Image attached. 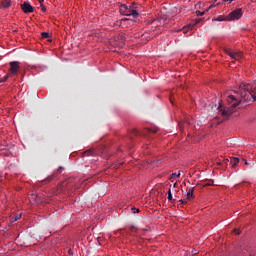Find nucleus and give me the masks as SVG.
I'll return each mask as SVG.
<instances>
[{
  "mask_svg": "<svg viewBox=\"0 0 256 256\" xmlns=\"http://www.w3.org/2000/svg\"><path fill=\"white\" fill-rule=\"evenodd\" d=\"M9 79V74L0 78V83H5V81H7Z\"/></svg>",
  "mask_w": 256,
  "mask_h": 256,
  "instance_id": "f3484780",
  "label": "nucleus"
},
{
  "mask_svg": "<svg viewBox=\"0 0 256 256\" xmlns=\"http://www.w3.org/2000/svg\"><path fill=\"white\" fill-rule=\"evenodd\" d=\"M225 53L226 55H229V57H231V59H233L234 61H240L241 59H243V54L241 52H235L227 49L225 50Z\"/></svg>",
  "mask_w": 256,
  "mask_h": 256,
  "instance_id": "20e7f679",
  "label": "nucleus"
},
{
  "mask_svg": "<svg viewBox=\"0 0 256 256\" xmlns=\"http://www.w3.org/2000/svg\"><path fill=\"white\" fill-rule=\"evenodd\" d=\"M68 254L73 255V250H68Z\"/></svg>",
  "mask_w": 256,
  "mask_h": 256,
  "instance_id": "cd10ccee",
  "label": "nucleus"
},
{
  "mask_svg": "<svg viewBox=\"0 0 256 256\" xmlns=\"http://www.w3.org/2000/svg\"><path fill=\"white\" fill-rule=\"evenodd\" d=\"M168 201H173V194L171 193V189L168 191Z\"/></svg>",
  "mask_w": 256,
  "mask_h": 256,
  "instance_id": "aec40b11",
  "label": "nucleus"
},
{
  "mask_svg": "<svg viewBox=\"0 0 256 256\" xmlns=\"http://www.w3.org/2000/svg\"><path fill=\"white\" fill-rule=\"evenodd\" d=\"M91 155H94L93 150H87L83 152V157H91Z\"/></svg>",
  "mask_w": 256,
  "mask_h": 256,
  "instance_id": "f8f14e48",
  "label": "nucleus"
},
{
  "mask_svg": "<svg viewBox=\"0 0 256 256\" xmlns=\"http://www.w3.org/2000/svg\"><path fill=\"white\" fill-rule=\"evenodd\" d=\"M180 203H185V201H183V200H180Z\"/></svg>",
  "mask_w": 256,
  "mask_h": 256,
  "instance_id": "473e14b6",
  "label": "nucleus"
},
{
  "mask_svg": "<svg viewBox=\"0 0 256 256\" xmlns=\"http://www.w3.org/2000/svg\"><path fill=\"white\" fill-rule=\"evenodd\" d=\"M40 7H41V10H42L43 12L47 11V8L45 7V5L41 4Z\"/></svg>",
  "mask_w": 256,
  "mask_h": 256,
  "instance_id": "5701e85b",
  "label": "nucleus"
},
{
  "mask_svg": "<svg viewBox=\"0 0 256 256\" xmlns=\"http://www.w3.org/2000/svg\"><path fill=\"white\" fill-rule=\"evenodd\" d=\"M234 233H236V235H241V232L237 229H234Z\"/></svg>",
  "mask_w": 256,
  "mask_h": 256,
  "instance_id": "b1692460",
  "label": "nucleus"
},
{
  "mask_svg": "<svg viewBox=\"0 0 256 256\" xmlns=\"http://www.w3.org/2000/svg\"><path fill=\"white\" fill-rule=\"evenodd\" d=\"M201 23V19L195 20L194 22L188 24L184 29H193L196 25H199Z\"/></svg>",
  "mask_w": 256,
  "mask_h": 256,
  "instance_id": "6e6552de",
  "label": "nucleus"
},
{
  "mask_svg": "<svg viewBox=\"0 0 256 256\" xmlns=\"http://www.w3.org/2000/svg\"><path fill=\"white\" fill-rule=\"evenodd\" d=\"M19 69H20L19 62L17 61L10 62L8 76L11 77V75H17V73H19Z\"/></svg>",
  "mask_w": 256,
  "mask_h": 256,
  "instance_id": "39448f33",
  "label": "nucleus"
},
{
  "mask_svg": "<svg viewBox=\"0 0 256 256\" xmlns=\"http://www.w3.org/2000/svg\"><path fill=\"white\" fill-rule=\"evenodd\" d=\"M239 97L229 95L227 103L230 107H223V104L219 103L218 111H220L222 117H230L235 113V109L239 107L241 101H256V86L253 87L251 84H241L237 90Z\"/></svg>",
  "mask_w": 256,
  "mask_h": 256,
  "instance_id": "f257e3e1",
  "label": "nucleus"
},
{
  "mask_svg": "<svg viewBox=\"0 0 256 256\" xmlns=\"http://www.w3.org/2000/svg\"><path fill=\"white\" fill-rule=\"evenodd\" d=\"M38 1H39L40 5H43L44 0H38Z\"/></svg>",
  "mask_w": 256,
  "mask_h": 256,
  "instance_id": "c85d7f7f",
  "label": "nucleus"
},
{
  "mask_svg": "<svg viewBox=\"0 0 256 256\" xmlns=\"http://www.w3.org/2000/svg\"><path fill=\"white\" fill-rule=\"evenodd\" d=\"M63 169V167H60L59 170Z\"/></svg>",
  "mask_w": 256,
  "mask_h": 256,
  "instance_id": "f704fd0d",
  "label": "nucleus"
},
{
  "mask_svg": "<svg viewBox=\"0 0 256 256\" xmlns=\"http://www.w3.org/2000/svg\"><path fill=\"white\" fill-rule=\"evenodd\" d=\"M210 8L206 9L205 11H196V15L198 17H203V15H205V13H207L209 11Z\"/></svg>",
  "mask_w": 256,
  "mask_h": 256,
  "instance_id": "ddd939ff",
  "label": "nucleus"
},
{
  "mask_svg": "<svg viewBox=\"0 0 256 256\" xmlns=\"http://www.w3.org/2000/svg\"><path fill=\"white\" fill-rule=\"evenodd\" d=\"M11 7V0H2L0 2V9H9Z\"/></svg>",
  "mask_w": 256,
  "mask_h": 256,
  "instance_id": "0eeeda50",
  "label": "nucleus"
},
{
  "mask_svg": "<svg viewBox=\"0 0 256 256\" xmlns=\"http://www.w3.org/2000/svg\"><path fill=\"white\" fill-rule=\"evenodd\" d=\"M177 177H181V171H179L178 173H172L170 179H175Z\"/></svg>",
  "mask_w": 256,
  "mask_h": 256,
  "instance_id": "2eb2a0df",
  "label": "nucleus"
},
{
  "mask_svg": "<svg viewBox=\"0 0 256 256\" xmlns=\"http://www.w3.org/2000/svg\"><path fill=\"white\" fill-rule=\"evenodd\" d=\"M245 165H249V163H247V160H245Z\"/></svg>",
  "mask_w": 256,
  "mask_h": 256,
  "instance_id": "2f4dec72",
  "label": "nucleus"
},
{
  "mask_svg": "<svg viewBox=\"0 0 256 256\" xmlns=\"http://www.w3.org/2000/svg\"><path fill=\"white\" fill-rule=\"evenodd\" d=\"M147 131H149V133H157V130L149 129V130H147Z\"/></svg>",
  "mask_w": 256,
  "mask_h": 256,
  "instance_id": "393cba45",
  "label": "nucleus"
},
{
  "mask_svg": "<svg viewBox=\"0 0 256 256\" xmlns=\"http://www.w3.org/2000/svg\"><path fill=\"white\" fill-rule=\"evenodd\" d=\"M230 163L232 165V168L235 169V167H237V164L239 163V158H231Z\"/></svg>",
  "mask_w": 256,
  "mask_h": 256,
  "instance_id": "9d476101",
  "label": "nucleus"
},
{
  "mask_svg": "<svg viewBox=\"0 0 256 256\" xmlns=\"http://www.w3.org/2000/svg\"><path fill=\"white\" fill-rule=\"evenodd\" d=\"M41 37H42V39H49V33L48 32H42Z\"/></svg>",
  "mask_w": 256,
  "mask_h": 256,
  "instance_id": "dca6fc26",
  "label": "nucleus"
},
{
  "mask_svg": "<svg viewBox=\"0 0 256 256\" xmlns=\"http://www.w3.org/2000/svg\"><path fill=\"white\" fill-rule=\"evenodd\" d=\"M194 255H197V251H194Z\"/></svg>",
  "mask_w": 256,
  "mask_h": 256,
  "instance_id": "72a5a7b5",
  "label": "nucleus"
},
{
  "mask_svg": "<svg viewBox=\"0 0 256 256\" xmlns=\"http://www.w3.org/2000/svg\"><path fill=\"white\" fill-rule=\"evenodd\" d=\"M131 210L133 213H139V211H140L139 208H131Z\"/></svg>",
  "mask_w": 256,
  "mask_h": 256,
  "instance_id": "4be33fe9",
  "label": "nucleus"
},
{
  "mask_svg": "<svg viewBox=\"0 0 256 256\" xmlns=\"http://www.w3.org/2000/svg\"><path fill=\"white\" fill-rule=\"evenodd\" d=\"M241 17H243V9L238 8V9L232 11V12L227 16V20H228V21H239V19H241Z\"/></svg>",
  "mask_w": 256,
  "mask_h": 256,
  "instance_id": "7ed1b4c3",
  "label": "nucleus"
},
{
  "mask_svg": "<svg viewBox=\"0 0 256 256\" xmlns=\"http://www.w3.org/2000/svg\"><path fill=\"white\" fill-rule=\"evenodd\" d=\"M233 1H235V0H222L223 3H228V5H229L230 3H233Z\"/></svg>",
  "mask_w": 256,
  "mask_h": 256,
  "instance_id": "412c9836",
  "label": "nucleus"
},
{
  "mask_svg": "<svg viewBox=\"0 0 256 256\" xmlns=\"http://www.w3.org/2000/svg\"><path fill=\"white\" fill-rule=\"evenodd\" d=\"M50 181H53V176H48L46 179L42 181V183L43 185H45V183H50Z\"/></svg>",
  "mask_w": 256,
  "mask_h": 256,
  "instance_id": "4468645a",
  "label": "nucleus"
},
{
  "mask_svg": "<svg viewBox=\"0 0 256 256\" xmlns=\"http://www.w3.org/2000/svg\"><path fill=\"white\" fill-rule=\"evenodd\" d=\"M20 7H21L23 13H26V14L33 13V11H34L33 6H31V4H29V2H24L23 4L20 5Z\"/></svg>",
  "mask_w": 256,
  "mask_h": 256,
  "instance_id": "423d86ee",
  "label": "nucleus"
},
{
  "mask_svg": "<svg viewBox=\"0 0 256 256\" xmlns=\"http://www.w3.org/2000/svg\"><path fill=\"white\" fill-rule=\"evenodd\" d=\"M195 188H187V199H193L195 196L193 195Z\"/></svg>",
  "mask_w": 256,
  "mask_h": 256,
  "instance_id": "1a4fd4ad",
  "label": "nucleus"
},
{
  "mask_svg": "<svg viewBox=\"0 0 256 256\" xmlns=\"http://www.w3.org/2000/svg\"><path fill=\"white\" fill-rule=\"evenodd\" d=\"M212 21H229V20L227 19V16L225 17L223 15H220L217 18H213Z\"/></svg>",
  "mask_w": 256,
  "mask_h": 256,
  "instance_id": "9b49d317",
  "label": "nucleus"
},
{
  "mask_svg": "<svg viewBox=\"0 0 256 256\" xmlns=\"http://www.w3.org/2000/svg\"><path fill=\"white\" fill-rule=\"evenodd\" d=\"M213 183H214L213 180H208L207 183H205V184L203 185V187H209V186L213 185Z\"/></svg>",
  "mask_w": 256,
  "mask_h": 256,
  "instance_id": "a211bd4d",
  "label": "nucleus"
},
{
  "mask_svg": "<svg viewBox=\"0 0 256 256\" xmlns=\"http://www.w3.org/2000/svg\"><path fill=\"white\" fill-rule=\"evenodd\" d=\"M217 165H223V162H218Z\"/></svg>",
  "mask_w": 256,
  "mask_h": 256,
  "instance_id": "c756f323",
  "label": "nucleus"
},
{
  "mask_svg": "<svg viewBox=\"0 0 256 256\" xmlns=\"http://www.w3.org/2000/svg\"><path fill=\"white\" fill-rule=\"evenodd\" d=\"M138 8L139 6L137 4H132L130 7H128L125 4H122L120 6V13L121 15H126L127 17H134L135 19L139 17V12L137 11Z\"/></svg>",
  "mask_w": 256,
  "mask_h": 256,
  "instance_id": "f03ea898",
  "label": "nucleus"
},
{
  "mask_svg": "<svg viewBox=\"0 0 256 256\" xmlns=\"http://www.w3.org/2000/svg\"><path fill=\"white\" fill-rule=\"evenodd\" d=\"M224 163H226V165H227V163H229V160H225Z\"/></svg>",
  "mask_w": 256,
  "mask_h": 256,
  "instance_id": "7c9ffc66",
  "label": "nucleus"
},
{
  "mask_svg": "<svg viewBox=\"0 0 256 256\" xmlns=\"http://www.w3.org/2000/svg\"><path fill=\"white\" fill-rule=\"evenodd\" d=\"M125 21H128V19L127 18L122 19L121 23H125Z\"/></svg>",
  "mask_w": 256,
  "mask_h": 256,
  "instance_id": "bb28decb",
  "label": "nucleus"
},
{
  "mask_svg": "<svg viewBox=\"0 0 256 256\" xmlns=\"http://www.w3.org/2000/svg\"><path fill=\"white\" fill-rule=\"evenodd\" d=\"M133 133H134V135H137V134H139V131H137V130H133Z\"/></svg>",
  "mask_w": 256,
  "mask_h": 256,
  "instance_id": "a878e982",
  "label": "nucleus"
},
{
  "mask_svg": "<svg viewBox=\"0 0 256 256\" xmlns=\"http://www.w3.org/2000/svg\"><path fill=\"white\" fill-rule=\"evenodd\" d=\"M19 219H21V214H17L14 218H12V223L15 221H19Z\"/></svg>",
  "mask_w": 256,
  "mask_h": 256,
  "instance_id": "6ab92c4d",
  "label": "nucleus"
}]
</instances>
